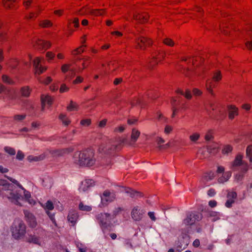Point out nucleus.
Masks as SVG:
<instances>
[{"mask_svg": "<svg viewBox=\"0 0 252 252\" xmlns=\"http://www.w3.org/2000/svg\"><path fill=\"white\" fill-rule=\"evenodd\" d=\"M50 46L51 43L50 42L41 39H38L36 41V44L35 45V47L39 50H46L49 48Z\"/></svg>", "mask_w": 252, "mask_h": 252, "instance_id": "nucleus-15", "label": "nucleus"}, {"mask_svg": "<svg viewBox=\"0 0 252 252\" xmlns=\"http://www.w3.org/2000/svg\"><path fill=\"white\" fill-rule=\"evenodd\" d=\"M244 177V174L243 173H239L235 175V181L237 182H240L243 180Z\"/></svg>", "mask_w": 252, "mask_h": 252, "instance_id": "nucleus-46", "label": "nucleus"}, {"mask_svg": "<svg viewBox=\"0 0 252 252\" xmlns=\"http://www.w3.org/2000/svg\"><path fill=\"white\" fill-rule=\"evenodd\" d=\"M248 34L250 36V39H247L245 44L248 49L252 50V27L250 28V31L248 32Z\"/></svg>", "mask_w": 252, "mask_h": 252, "instance_id": "nucleus-26", "label": "nucleus"}, {"mask_svg": "<svg viewBox=\"0 0 252 252\" xmlns=\"http://www.w3.org/2000/svg\"><path fill=\"white\" fill-rule=\"evenodd\" d=\"M55 54L51 52H48L46 53V57L48 59L52 60L55 57Z\"/></svg>", "mask_w": 252, "mask_h": 252, "instance_id": "nucleus-58", "label": "nucleus"}, {"mask_svg": "<svg viewBox=\"0 0 252 252\" xmlns=\"http://www.w3.org/2000/svg\"><path fill=\"white\" fill-rule=\"evenodd\" d=\"M22 95L25 97H28L30 94V91L28 87H24L21 88V90Z\"/></svg>", "mask_w": 252, "mask_h": 252, "instance_id": "nucleus-35", "label": "nucleus"}, {"mask_svg": "<svg viewBox=\"0 0 252 252\" xmlns=\"http://www.w3.org/2000/svg\"><path fill=\"white\" fill-rule=\"evenodd\" d=\"M71 64L65 63L63 64L61 67L62 72L65 74V77L66 79L71 80L73 78L76 73V70L75 68H71Z\"/></svg>", "mask_w": 252, "mask_h": 252, "instance_id": "nucleus-7", "label": "nucleus"}, {"mask_svg": "<svg viewBox=\"0 0 252 252\" xmlns=\"http://www.w3.org/2000/svg\"><path fill=\"white\" fill-rule=\"evenodd\" d=\"M59 118L62 121L63 124L65 126H68L70 123V121L65 114H61L59 115Z\"/></svg>", "mask_w": 252, "mask_h": 252, "instance_id": "nucleus-27", "label": "nucleus"}, {"mask_svg": "<svg viewBox=\"0 0 252 252\" xmlns=\"http://www.w3.org/2000/svg\"><path fill=\"white\" fill-rule=\"evenodd\" d=\"M207 215L208 217L212 218V221H213L219 220L220 216L219 213L212 211H207Z\"/></svg>", "mask_w": 252, "mask_h": 252, "instance_id": "nucleus-24", "label": "nucleus"}, {"mask_svg": "<svg viewBox=\"0 0 252 252\" xmlns=\"http://www.w3.org/2000/svg\"><path fill=\"white\" fill-rule=\"evenodd\" d=\"M94 153L92 149H87L75 152L73 157V161L80 166L90 167L95 162Z\"/></svg>", "mask_w": 252, "mask_h": 252, "instance_id": "nucleus-2", "label": "nucleus"}, {"mask_svg": "<svg viewBox=\"0 0 252 252\" xmlns=\"http://www.w3.org/2000/svg\"><path fill=\"white\" fill-rule=\"evenodd\" d=\"M42 207L45 210L46 213L49 216L51 220L56 226L57 223L55 218V215L49 212V211L52 210L54 208L52 202L50 200H48L44 205H42Z\"/></svg>", "mask_w": 252, "mask_h": 252, "instance_id": "nucleus-9", "label": "nucleus"}, {"mask_svg": "<svg viewBox=\"0 0 252 252\" xmlns=\"http://www.w3.org/2000/svg\"><path fill=\"white\" fill-rule=\"evenodd\" d=\"M26 241L29 243H32L38 245H40V238L34 235H28V236L26 238Z\"/></svg>", "mask_w": 252, "mask_h": 252, "instance_id": "nucleus-20", "label": "nucleus"}, {"mask_svg": "<svg viewBox=\"0 0 252 252\" xmlns=\"http://www.w3.org/2000/svg\"><path fill=\"white\" fill-rule=\"evenodd\" d=\"M67 109L68 111L75 110L77 109V106L71 101L70 104L67 106Z\"/></svg>", "mask_w": 252, "mask_h": 252, "instance_id": "nucleus-51", "label": "nucleus"}, {"mask_svg": "<svg viewBox=\"0 0 252 252\" xmlns=\"http://www.w3.org/2000/svg\"><path fill=\"white\" fill-rule=\"evenodd\" d=\"M77 247L78 248L80 252H87V248L83 247L82 244H78Z\"/></svg>", "mask_w": 252, "mask_h": 252, "instance_id": "nucleus-54", "label": "nucleus"}, {"mask_svg": "<svg viewBox=\"0 0 252 252\" xmlns=\"http://www.w3.org/2000/svg\"><path fill=\"white\" fill-rule=\"evenodd\" d=\"M227 109L229 119L232 120L238 115V109L234 105H229Z\"/></svg>", "mask_w": 252, "mask_h": 252, "instance_id": "nucleus-19", "label": "nucleus"}, {"mask_svg": "<svg viewBox=\"0 0 252 252\" xmlns=\"http://www.w3.org/2000/svg\"><path fill=\"white\" fill-rule=\"evenodd\" d=\"M144 212L143 210H140L139 207H134L131 211V217L135 221L140 220Z\"/></svg>", "mask_w": 252, "mask_h": 252, "instance_id": "nucleus-12", "label": "nucleus"}, {"mask_svg": "<svg viewBox=\"0 0 252 252\" xmlns=\"http://www.w3.org/2000/svg\"><path fill=\"white\" fill-rule=\"evenodd\" d=\"M27 221L31 227L34 228L36 226L37 223L35 217L28 210L24 211Z\"/></svg>", "mask_w": 252, "mask_h": 252, "instance_id": "nucleus-10", "label": "nucleus"}, {"mask_svg": "<svg viewBox=\"0 0 252 252\" xmlns=\"http://www.w3.org/2000/svg\"><path fill=\"white\" fill-rule=\"evenodd\" d=\"M45 158L44 155H40L39 156H29L28 157V160L30 161H37L43 159Z\"/></svg>", "mask_w": 252, "mask_h": 252, "instance_id": "nucleus-29", "label": "nucleus"}, {"mask_svg": "<svg viewBox=\"0 0 252 252\" xmlns=\"http://www.w3.org/2000/svg\"><path fill=\"white\" fill-rule=\"evenodd\" d=\"M107 123V120L106 119H103V120L101 121L99 123V127H104Z\"/></svg>", "mask_w": 252, "mask_h": 252, "instance_id": "nucleus-64", "label": "nucleus"}, {"mask_svg": "<svg viewBox=\"0 0 252 252\" xmlns=\"http://www.w3.org/2000/svg\"><path fill=\"white\" fill-rule=\"evenodd\" d=\"M4 151L9 154L10 155H15L16 154L15 150L14 149L10 147H5L4 148Z\"/></svg>", "mask_w": 252, "mask_h": 252, "instance_id": "nucleus-40", "label": "nucleus"}, {"mask_svg": "<svg viewBox=\"0 0 252 252\" xmlns=\"http://www.w3.org/2000/svg\"><path fill=\"white\" fill-rule=\"evenodd\" d=\"M148 216L153 221H156V218L155 216V213L153 212H149L148 213Z\"/></svg>", "mask_w": 252, "mask_h": 252, "instance_id": "nucleus-61", "label": "nucleus"}, {"mask_svg": "<svg viewBox=\"0 0 252 252\" xmlns=\"http://www.w3.org/2000/svg\"><path fill=\"white\" fill-rule=\"evenodd\" d=\"M89 12L94 15H101L103 14V11L99 10L89 9Z\"/></svg>", "mask_w": 252, "mask_h": 252, "instance_id": "nucleus-48", "label": "nucleus"}, {"mask_svg": "<svg viewBox=\"0 0 252 252\" xmlns=\"http://www.w3.org/2000/svg\"><path fill=\"white\" fill-rule=\"evenodd\" d=\"M0 193L3 197H6L11 203L21 206L20 201L25 200L30 204H34L35 201L31 199V193L23 187L20 189L15 185L9 183L4 180H0Z\"/></svg>", "mask_w": 252, "mask_h": 252, "instance_id": "nucleus-1", "label": "nucleus"}, {"mask_svg": "<svg viewBox=\"0 0 252 252\" xmlns=\"http://www.w3.org/2000/svg\"><path fill=\"white\" fill-rule=\"evenodd\" d=\"M231 172L227 171L224 173L220 177H219L218 182L220 184H223L227 182L231 176Z\"/></svg>", "mask_w": 252, "mask_h": 252, "instance_id": "nucleus-22", "label": "nucleus"}, {"mask_svg": "<svg viewBox=\"0 0 252 252\" xmlns=\"http://www.w3.org/2000/svg\"><path fill=\"white\" fill-rule=\"evenodd\" d=\"M26 115H16L14 116V120L16 121L20 122L25 119Z\"/></svg>", "mask_w": 252, "mask_h": 252, "instance_id": "nucleus-47", "label": "nucleus"}, {"mask_svg": "<svg viewBox=\"0 0 252 252\" xmlns=\"http://www.w3.org/2000/svg\"><path fill=\"white\" fill-rule=\"evenodd\" d=\"M69 88L66 86L65 84H62L60 89V93H64L67 92Z\"/></svg>", "mask_w": 252, "mask_h": 252, "instance_id": "nucleus-56", "label": "nucleus"}, {"mask_svg": "<svg viewBox=\"0 0 252 252\" xmlns=\"http://www.w3.org/2000/svg\"><path fill=\"white\" fill-rule=\"evenodd\" d=\"M202 215L197 212H191L187 214L186 218L183 220V223L186 226H190L196 221L201 220Z\"/></svg>", "mask_w": 252, "mask_h": 252, "instance_id": "nucleus-4", "label": "nucleus"}, {"mask_svg": "<svg viewBox=\"0 0 252 252\" xmlns=\"http://www.w3.org/2000/svg\"><path fill=\"white\" fill-rule=\"evenodd\" d=\"M125 129V127L123 126H120L119 127H116L114 129V131L115 132H122L124 131Z\"/></svg>", "mask_w": 252, "mask_h": 252, "instance_id": "nucleus-59", "label": "nucleus"}, {"mask_svg": "<svg viewBox=\"0 0 252 252\" xmlns=\"http://www.w3.org/2000/svg\"><path fill=\"white\" fill-rule=\"evenodd\" d=\"M238 170H240V172L241 173H243L244 174L246 173L248 170V165L247 163H244L242 165L238 167Z\"/></svg>", "mask_w": 252, "mask_h": 252, "instance_id": "nucleus-36", "label": "nucleus"}, {"mask_svg": "<svg viewBox=\"0 0 252 252\" xmlns=\"http://www.w3.org/2000/svg\"><path fill=\"white\" fill-rule=\"evenodd\" d=\"M237 196V193L235 191H228L227 195V199H230L235 201Z\"/></svg>", "mask_w": 252, "mask_h": 252, "instance_id": "nucleus-37", "label": "nucleus"}, {"mask_svg": "<svg viewBox=\"0 0 252 252\" xmlns=\"http://www.w3.org/2000/svg\"><path fill=\"white\" fill-rule=\"evenodd\" d=\"M2 79L3 82L8 84H13V81L9 78L7 76L3 75L2 77Z\"/></svg>", "mask_w": 252, "mask_h": 252, "instance_id": "nucleus-44", "label": "nucleus"}, {"mask_svg": "<svg viewBox=\"0 0 252 252\" xmlns=\"http://www.w3.org/2000/svg\"><path fill=\"white\" fill-rule=\"evenodd\" d=\"M73 151L72 147H69L62 149L52 150L50 152L51 154L54 157L63 156L65 154H69Z\"/></svg>", "mask_w": 252, "mask_h": 252, "instance_id": "nucleus-11", "label": "nucleus"}, {"mask_svg": "<svg viewBox=\"0 0 252 252\" xmlns=\"http://www.w3.org/2000/svg\"><path fill=\"white\" fill-rule=\"evenodd\" d=\"M135 43L138 48L144 50L147 46H150L152 44V40L142 33L135 34Z\"/></svg>", "mask_w": 252, "mask_h": 252, "instance_id": "nucleus-5", "label": "nucleus"}, {"mask_svg": "<svg viewBox=\"0 0 252 252\" xmlns=\"http://www.w3.org/2000/svg\"><path fill=\"white\" fill-rule=\"evenodd\" d=\"M221 78V76L220 71H217L214 74L213 77V80L215 81H218L220 80Z\"/></svg>", "mask_w": 252, "mask_h": 252, "instance_id": "nucleus-49", "label": "nucleus"}, {"mask_svg": "<svg viewBox=\"0 0 252 252\" xmlns=\"http://www.w3.org/2000/svg\"><path fill=\"white\" fill-rule=\"evenodd\" d=\"M96 218L102 229L106 228L109 226L112 219V217L109 214L102 213L98 214Z\"/></svg>", "mask_w": 252, "mask_h": 252, "instance_id": "nucleus-6", "label": "nucleus"}, {"mask_svg": "<svg viewBox=\"0 0 252 252\" xmlns=\"http://www.w3.org/2000/svg\"><path fill=\"white\" fill-rule=\"evenodd\" d=\"M156 141H157L158 145V147L159 145H161V144L164 142V139L160 137H157V139H156Z\"/></svg>", "mask_w": 252, "mask_h": 252, "instance_id": "nucleus-63", "label": "nucleus"}, {"mask_svg": "<svg viewBox=\"0 0 252 252\" xmlns=\"http://www.w3.org/2000/svg\"><path fill=\"white\" fill-rule=\"evenodd\" d=\"M133 18L135 21L139 23H143L147 21V16L146 14H135L133 16Z\"/></svg>", "mask_w": 252, "mask_h": 252, "instance_id": "nucleus-23", "label": "nucleus"}, {"mask_svg": "<svg viewBox=\"0 0 252 252\" xmlns=\"http://www.w3.org/2000/svg\"><path fill=\"white\" fill-rule=\"evenodd\" d=\"M208 152L213 154H215L218 151V147L217 145L214 146H208L207 148Z\"/></svg>", "mask_w": 252, "mask_h": 252, "instance_id": "nucleus-39", "label": "nucleus"}, {"mask_svg": "<svg viewBox=\"0 0 252 252\" xmlns=\"http://www.w3.org/2000/svg\"><path fill=\"white\" fill-rule=\"evenodd\" d=\"M10 231L13 238L16 240H19L25 236L26 226L22 220L16 219L11 226Z\"/></svg>", "mask_w": 252, "mask_h": 252, "instance_id": "nucleus-3", "label": "nucleus"}, {"mask_svg": "<svg viewBox=\"0 0 252 252\" xmlns=\"http://www.w3.org/2000/svg\"><path fill=\"white\" fill-rule=\"evenodd\" d=\"M215 177V173L213 172L210 171L209 172L206 173L204 174L203 179L202 182L205 183L206 182H208L213 179Z\"/></svg>", "mask_w": 252, "mask_h": 252, "instance_id": "nucleus-25", "label": "nucleus"}, {"mask_svg": "<svg viewBox=\"0 0 252 252\" xmlns=\"http://www.w3.org/2000/svg\"><path fill=\"white\" fill-rule=\"evenodd\" d=\"M40 59L39 58H36L33 61V65L34 68L35 73L38 75L46 69V67H44L40 65Z\"/></svg>", "mask_w": 252, "mask_h": 252, "instance_id": "nucleus-14", "label": "nucleus"}, {"mask_svg": "<svg viewBox=\"0 0 252 252\" xmlns=\"http://www.w3.org/2000/svg\"><path fill=\"white\" fill-rule=\"evenodd\" d=\"M39 24L43 28L49 27L52 26L51 22L47 20L41 21Z\"/></svg>", "mask_w": 252, "mask_h": 252, "instance_id": "nucleus-38", "label": "nucleus"}, {"mask_svg": "<svg viewBox=\"0 0 252 252\" xmlns=\"http://www.w3.org/2000/svg\"><path fill=\"white\" fill-rule=\"evenodd\" d=\"M233 149V147L231 145L229 144L224 145L222 149V153L223 154H228L230 153Z\"/></svg>", "mask_w": 252, "mask_h": 252, "instance_id": "nucleus-31", "label": "nucleus"}, {"mask_svg": "<svg viewBox=\"0 0 252 252\" xmlns=\"http://www.w3.org/2000/svg\"><path fill=\"white\" fill-rule=\"evenodd\" d=\"M6 178L12 183L14 184L16 186H15L17 189H20L21 188H22V186L19 184V183L15 179H13L11 177L6 176Z\"/></svg>", "mask_w": 252, "mask_h": 252, "instance_id": "nucleus-42", "label": "nucleus"}, {"mask_svg": "<svg viewBox=\"0 0 252 252\" xmlns=\"http://www.w3.org/2000/svg\"><path fill=\"white\" fill-rule=\"evenodd\" d=\"M94 185V181L92 179H86L81 183L79 190L80 192H85Z\"/></svg>", "mask_w": 252, "mask_h": 252, "instance_id": "nucleus-13", "label": "nucleus"}, {"mask_svg": "<svg viewBox=\"0 0 252 252\" xmlns=\"http://www.w3.org/2000/svg\"><path fill=\"white\" fill-rule=\"evenodd\" d=\"M205 140L206 141H210L213 138V136L211 132V131H209L205 135Z\"/></svg>", "mask_w": 252, "mask_h": 252, "instance_id": "nucleus-57", "label": "nucleus"}, {"mask_svg": "<svg viewBox=\"0 0 252 252\" xmlns=\"http://www.w3.org/2000/svg\"><path fill=\"white\" fill-rule=\"evenodd\" d=\"M200 137V134L197 133H194L192 134V135H190L189 139L190 141H191L193 142H195L196 141H197Z\"/></svg>", "mask_w": 252, "mask_h": 252, "instance_id": "nucleus-43", "label": "nucleus"}, {"mask_svg": "<svg viewBox=\"0 0 252 252\" xmlns=\"http://www.w3.org/2000/svg\"><path fill=\"white\" fill-rule=\"evenodd\" d=\"M78 218V215L76 211L73 210L69 212L67 217V219L68 221L71 223L72 226L75 225L77 221Z\"/></svg>", "mask_w": 252, "mask_h": 252, "instance_id": "nucleus-16", "label": "nucleus"}, {"mask_svg": "<svg viewBox=\"0 0 252 252\" xmlns=\"http://www.w3.org/2000/svg\"><path fill=\"white\" fill-rule=\"evenodd\" d=\"M242 156L237 155L231 165V169L233 170H237L238 167L242 165L244 162L242 161Z\"/></svg>", "mask_w": 252, "mask_h": 252, "instance_id": "nucleus-17", "label": "nucleus"}, {"mask_svg": "<svg viewBox=\"0 0 252 252\" xmlns=\"http://www.w3.org/2000/svg\"><path fill=\"white\" fill-rule=\"evenodd\" d=\"M177 93L184 95L187 99H190L191 98L190 92L188 90H187L185 93L182 90H178Z\"/></svg>", "mask_w": 252, "mask_h": 252, "instance_id": "nucleus-34", "label": "nucleus"}, {"mask_svg": "<svg viewBox=\"0 0 252 252\" xmlns=\"http://www.w3.org/2000/svg\"><path fill=\"white\" fill-rule=\"evenodd\" d=\"M246 155L250 162L252 163V145L248 146L246 150Z\"/></svg>", "mask_w": 252, "mask_h": 252, "instance_id": "nucleus-33", "label": "nucleus"}, {"mask_svg": "<svg viewBox=\"0 0 252 252\" xmlns=\"http://www.w3.org/2000/svg\"><path fill=\"white\" fill-rule=\"evenodd\" d=\"M143 104V100L141 99V98H136L131 102V105L132 106H135V105H140L141 107H142Z\"/></svg>", "mask_w": 252, "mask_h": 252, "instance_id": "nucleus-41", "label": "nucleus"}, {"mask_svg": "<svg viewBox=\"0 0 252 252\" xmlns=\"http://www.w3.org/2000/svg\"><path fill=\"white\" fill-rule=\"evenodd\" d=\"M163 42L166 45L169 46H173L174 45V43L172 40L169 38H165L163 39Z\"/></svg>", "mask_w": 252, "mask_h": 252, "instance_id": "nucleus-45", "label": "nucleus"}, {"mask_svg": "<svg viewBox=\"0 0 252 252\" xmlns=\"http://www.w3.org/2000/svg\"><path fill=\"white\" fill-rule=\"evenodd\" d=\"M114 195H111L110 191L105 190L103 193V196L101 197V202L105 204L108 202L112 201Z\"/></svg>", "mask_w": 252, "mask_h": 252, "instance_id": "nucleus-21", "label": "nucleus"}, {"mask_svg": "<svg viewBox=\"0 0 252 252\" xmlns=\"http://www.w3.org/2000/svg\"><path fill=\"white\" fill-rule=\"evenodd\" d=\"M126 192L129 194L131 197H136L140 196V192L135 190H132L131 189H128L126 190Z\"/></svg>", "mask_w": 252, "mask_h": 252, "instance_id": "nucleus-30", "label": "nucleus"}, {"mask_svg": "<svg viewBox=\"0 0 252 252\" xmlns=\"http://www.w3.org/2000/svg\"><path fill=\"white\" fill-rule=\"evenodd\" d=\"M24 158V154L21 151H18L16 155V159L19 160H22Z\"/></svg>", "mask_w": 252, "mask_h": 252, "instance_id": "nucleus-52", "label": "nucleus"}, {"mask_svg": "<svg viewBox=\"0 0 252 252\" xmlns=\"http://www.w3.org/2000/svg\"><path fill=\"white\" fill-rule=\"evenodd\" d=\"M213 86V84L211 81H208L206 83V88L208 91L212 94V88Z\"/></svg>", "mask_w": 252, "mask_h": 252, "instance_id": "nucleus-50", "label": "nucleus"}, {"mask_svg": "<svg viewBox=\"0 0 252 252\" xmlns=\"http://www.w3.org/2000/svg\"><path fill=\"white\" fill-rule=\"evenodd\" d=\"M172 130V127L169 126H166L164 129V132L166 134H169Z\"/></svg>", "mask_w": 252, "mask_h": 252, "instance_id": "nucleus-62", "label": "nucleus"}, {"mask_svg": "<svg viewBox=\"0 0 252 252\" xmlns=\"http://www.w3.org/2000/svg\"><path fill=\"white\" fill-rule=\"evenodd\" d=\"M118 145L109 144L108 145L102 144L98 149L99 153L105 155L106 156L111 155L115 150H117Z\"/></svg>", "mask_w": 252, "mask_h": 252, "instance_id": "nucleus-8", "label": "nucleus"}, {"mask_svg": "<svg viewBox=\"0 0 252 252\" xmlns=\"http://www.w3.org/2000/svg\"><path fill=\"white\" fill-rule=\"evenodd\" d=\"M79 209L82 211L90 212L92 208L91 206L84 205L82 202L80 203L79 205Z\"/></svg>", "mask_w": 252, "mask_h": 252, "instance_id": "nucleus-32", "label": "nucleus"}, {"mask_svg": "<svg viewBox=\"0 0 252 252\" xmlns=\"http://www.w3.org/2000/svg\"><path fill=\"white\" fill-rule=\"evenodd\" d=\"M41 104H42V111H44L45 105H48L50 106L52 104L53 99L48 95H42L41 97Z\"/></svg>", "mask_w": 252, "mask_h": 252, "instance_id": "nucleus-18", "label": "nucleus"}, {"mask_svg": "<svg viewBox=\"0 0 252 252\" xmlns=\"http://www.w3.org/2000/svg\"><path fill=\"white\" fill-rule=\"evenodd\" d=\"M140 132L136 129H133L131 135V139L133 143L135 142L140 135Z\"/></svg>", "mask_w": 252, "mask_h": 252, "instance_id": "nucleus-28", "label": "nucleus"}, {"mask_svg": "<svg viewBox=\"0 0 252 252\" xmlns=\"http://www.w3.org/2000/svg\"><path fill=\"white\" fill-rule=\"evenodd\" d=\"M234 201L233 200H231L230 199H227L226 202H225V206L227 208H230L232 206V204L234 203Z\"/></svg>", "mask_w": 252, "mask_h": 252, "instance_id": "nucleus-55", "label": "nucleus"}, {"mask_svg": "<svg viewBox=\"0 0 252 252\" xmlns=\"http://www.w3.org/2000/svg\"><path fill=\"white\" fill-rule=\"evenodd\" d=\"M81 125L84 126H89L91 124V120L90 119H84L81 121Z\"/></svg>", "mask_w": 252, "mask_h": 252, "instance_id": "nucleus-53", "label": "nucleus"}, {"mask_svg": "<svg viewBox=\"0 0 252 252\" xmlns=\"http://www.w3.org/2000/svg\"><path fill=\"white\" fill-rule=\"evenodd\" d=\"M215 194L216 191L215 189H210L208 190L207 192V194L210 197L214 196L215 195Z\"/></svg>", "mask_w": 252, "mask_h": 252, "instance_id": "nucleus-60", "label": "nucleus"}]
</instances>
